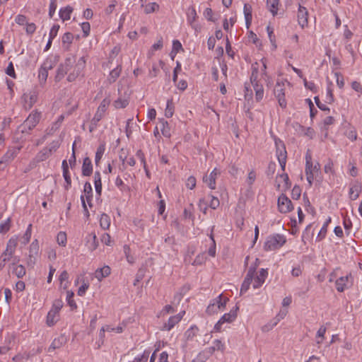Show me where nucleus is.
Masks as SVG:
<instances>
[{
  "label": "nucleus",
  "mask_w": 362,
  "mask_h": 362,
  "mask_svg": "<svg viewBox=\"0 0 362 362\" xmlns=\"http://www.w3.org/2000/svg\"><path fill=\"white\" fill-rule=\"evenodd\" d=\"M308 12L305 7L299 5L297 18L298 24L302 28H305L308 25Z\"/></svg>",
  "instance_id": "16"
},
{
  "label": "nucleus",
  "mask_w": 362,
  "mask_h": 362,
  "mask_svg": "<svg viewBox=\"0 0 362 362\" xmlns=\"http://www.w3.org/2000/svg\"><path fill=\"white\" fill-rule=\"evenodd\" d=\"M74 60L72 58L66 59L64 64H60L59 68L57 69V75H56V81H59L62 80L65 74L69 71L70 68L72 66Z\"/></svg>",
  "instance_id": "9"
},
{
  "label": "nucleus",
  "mask_w": 362,
  "mask_h": 362,
  "mask_svg": "<svg viewBox=\"0 0 362 362\" xmlns=\"http://www.w3.org/2000/svg\"><path fill=\"white\" fill-rule=\"evenodd\" d=\"M17 245V240L15 238H11L8 242L6 251L1 255L2 257H7L8 260L10 259L13 253L14 252L15 248Z\"/></svg>",
  "instance_id": "22"
},
{
  "label": "nucleus",
  "mask_w": 362,
  "mask_h": 362,
  "mask_svg": "<svg viewBox=\"0 0 362 362\" xmlns=\"http://www.w3.org/2000/svg\"><path fill=\"white\" fill-rule=\"evenodd\" d=\"M278 208L281 213H288L293 209L291 201L284 194L278 199Z\"/></svg>",
  "instance_id": "14"
},
{
  "label": "nucleus",
  "mask_w": 362,
  "mask_h": 362,
  "mask_svg": "<svg viewBox=\"0 0 362 362\" xmlns=\"http://www.w3.org/2000/svg\"><path fill=\"white\" fill-rule=\"evenodd\" d=\"M57 144H54L51 147H46L44 148L37 155V157L40 160H44L47 158H48L51 154L52 152L54 151H55L57 148Z\"/></svg>",
  "instance_id": "25"
},
{
  "label": "nucleus",
  "mask_w": 362,
  "mask_h": 362,
  "mask_svg": "<svg viewBox=\"0 0 362 362\" xmlns=\"http://www.w3.org/2000/svg\"><path fill=\"white\" fill-rule=\"evenodd\" d=\"M110 274V268L108 266H104L102 268L96 269L95 272V277L101 281L103 278L109 276Z\"/></svg>",
  "instance_id": "26"
},
{
  "label": "nucleus",
  "mask_w": 362,
  "mask_h": 362,
  "mask_svg": "<svg viewBox=\"0 0 362 362\" xmlns=\"http://www.w3.org/2000/svg\"><path fill=\"white\" fill-rule=\"evenodd\" d=\"M244 15L247 27L250 25L252 21V7L249 4L244 5Z\"/></svg>",
  "instance_id": "37"
},
{
  "label": "nucleus",
  "mask_w": 362,
  "mask_h": 362,
  "mask_svg": "<svg viewBox=\"0 0 362 362\" xmlns=\"http://www.w3.org/2000/svg\"><path fill=\"white\" fill-rule=\"evenodd\" d=\"M121 71H122V66L121 65H118L116 68L112 69L110 71V73L107 77V81H109V83H115L116 81V80L118 78V77L120 76Z\"/></svg>",
  "instance_id": "28"
},
{
  "label": "nucleus",
  "mask_w": 362,
  "mask_h": 362,
  "mask_svg": "<svg viewBox=\"0 0 362 362\" xmlns=\"http://www.w3.org/2000/svg\"><path fill=\"white\" fill-rule=\"evenodd\" d=\"M62 345V342L60 341V339H55L51 344L50 346L48 349L49 352H52L57 349H59Z\"/></svg>",
  "instance_id": "50"
},
{
  "label": "nucleus",
  "mask_w": 362,
  "mask_h": 362,
  "mask_svg": "<svg viewBox=\"0 0 362 362\" xmlns=\"http://www.w3.org/2000/svg\"><path fill=\"white\" fill-rule=\"evenodd\" d=\"M159 124L160 126V130L163 134V135L165 137H170V129L169 127V124L167 121L164 120L163 119H160Z\"/></svg>",
  "instance_id": "33"
},
{
  "label": "nucleus",
  "mask_w": 362,
  "mask_h": 362,
  "mask_svg": "<svg viewBox=\"0 0 362 362\" xmlns=\"http://www.w3.org/2000/svg\"><path fill=\"white\" fill-rule=\"evenodd\" d=\"M37 99V93L36 91H33L30 93L28 105L29 107H31L36 102ZM28 103V101H26Z\"/></svg>",
  "instance_id": "54"
},
{
  "label": "nucleus",
  "mask_w": 362,
  "mask_h": 362,
  "mask_svg": "<svg viewBox=\"0 0 362 362\" xmlns=\"http://www.w3.org/2000/svg\"><path fill=\"white\" fill-rule=\"evenodd\" d=\"M48 76V71L45 70L40 67L39 71V80L40 83H45Z\"/></svg>",
  "instance_id": "53"
},
{
  "label": "nucleus",
  "mask_w": 362,
  "mask_h": 362,
  "mask_svg": "<svg viewBox=\"0 0 362 362\" xmlns=\"http://www.w3.org/2000/svg\"><path fill=\"white\" fill-rule=\"evenodd\" d=\"M143 7L144 8L145 13L149 14V13H153V12L158 11L159 8V5L156 2H153V3L148 4L146 5H144V6H143Z\"/></svg>",
  "instance_id": "38"
},
{
  "label": "nucleus",
  "mask_w": 362,
  "mask_h": 362,
  "mask_svg": "<svg viewBox=\"0 0 362 362\" xmlns=\"http://www.w3.org/2000/svg\"><path fill=\"white\" fill-rule=\"evenodd\" d=\"M198 206L204 214H206V211L208 209V204L205 199L202 198L199 199Z\"/></svg>",
  "instance_id": "56"
},
{
  "label": "nucleus",
  "mask_w": 362,
  "mask_h": 362,
  "mask_svg": "<svg viewBox=\"0 0 362 362\" xmlns=\"http://www.w3.org/2000/svg\"><path fill=\"white\" fill-rule=\"evenodd\" d=\"M93 172V167L91 160L89 158L86 157L83 159L82 165V174L84 176H89Z\"/></svg>",
  "instance_id": "27"
},
{
  "label": "nucleus",
  "mask_w": 362,
  "mask_h": 362,
  "mask_svg": "<svg viewBox=\"0 0 362 362\" xmlns=\"http://www.w3.org/2000/svg\"><path fill=\"white\" fill-rule=\"evenodd\" d=\"M104 152H105V145L101 144L98 148L96 153H95V163L96 164H98V163L100 160Z\"/></svg>",
  "instance_id": "47"
},
{
  "label": "nucleus",
  "mask_w": 362,
  "mask_h": 362,
  "mask_svg": "<svg viewBox=\"0 0 362 362\" xmlns=\"http://www.w3.org/2000/svg\"><path fill=\"white\" fill-rule=\"evenodd\" d=\"M228 300V298H224L222 294H220L208 305L206 313L209 315L218 313L220 310L226 307Z\"/></svg>",
  "instance_id": "6"
},
{
  "label": "nucleus",
  "mask_w": 362,
  "mask_h": 362,
  "mask_svg": "<svg viewBox=\"0 0 362 362\" xmlns=\"http://www.w3.org/2000/svg\"><path fill=\"white\" fill-rule=\"evenodd\" d=\"M196 178L194 176H189L186 181V187L193 189L196 187Z\"/></svg>",
  "instance_id": "52"
},
{
  "label": "nucleus",
  "mask_w": 362,
  "mask_h": 362,
  "mask_svg": "<svg viewBox=\"0 0 362 362\" xmlns=\"http://www.w3.org/2000/svg\"><path fill=\"white\" fill-rule=\"evenodd\" d=\"M238 307H235V310H231L228 313L224 314L222 317L218 321V322L215 325L214 329L216 331H220L221 329V325L224 322H233L237 317V310Z\"/></svg>",
  "instance_id": "13"
},
{
  "label": "nucleus",
  "mask_w": 362,
  "mask_h": 362,
  "mask_svg": "<svg viewBox=\"0 0 362 362\" xmlns=\"http://www.w3.org/2000/svg\"><path fill=\"white\" fill-rule=\"evenodd\" d=\"M305 175L309 185L311 186L315 178H316L320 173V166L318 163L315 165L313 164L312 156L309 151L305 155Z\"/></svg>",
  "instance_id": "2"
},
{
  "label": "nucleus",
  "mask_w": 362,
  "mask_h": 362,
  "mask_svg": "<svg viewBox=\"0 0 362 362\" xmlns=\"http://www.w3.org/2000/svg\"><path fill=\"white\" fill-rule=\"evenodd\" d=\"M74 296V292L69 291H67L66 300H67L69 305L71 308V309H76L77 307L76 303H75V301L73 299Z\"/></svg>",
  "instance_id": "43"
},
{
  "label": "nucleus",
  "mask_w": 362,
  "mask_h": 362,
  "mask_svg": "<svg viewBox=\"0 0 362 362\" xmlns=\"http://www.w3.org/2000/svg\"><path fill=\"white\" fill-rule=\"evenodd\" d=\"M174 113V105L173 99H169L167 101V106L165 110V117L170 118L173 115Z\"/></svg>",
  "instance_id": "39"
},
{
  "label": "nucleus",
  "mask_w": 362,
  "mask_h": 362,
  "mask_svg": "<svg viewBox=\"0 0 362 362\" xmlns=\"http://www.w3.org/2000/svg\"><path fill=\"white\" fill-rule=\"evenodd\" d=\"M57 9V0H51L49 9V16L52 18Z\"/></svg>",
  "instance_id": "57"
},
{
  "label": "nucleus",
  "mask_w": 362,
  "mask_h": 362,
  "mask_svg": "<svg viewBox=\"0 0 362 362\" xmlns=\"http://www.w3.org/2000/svg\"><path fill=\"white\" fill-rule=\"evenodd\" d=\"M73 35L71 33H66L62 36V43L71 44L73 40Z\"/></svg>",
  "instance_id": "60"
},
{
  "label": "nucleus",
  "mask_w": 362,
  "mask_h": 362,
  "mask_svg": "<svg viewBox=\"0 0 362 362\" xmlns=\"http://www.w3.org/2000/svg\"><path fill=\"white\" fill-rule=\"evenodd\" d=\"M182 315L180 313L170 317L168 322L163 325L162 328L163 330L169 331L176 324H177L182 319Z\"/></svg>",
  "instance_id": "21"
},
{
  "label": "nucleus",
  "mask_w": 362,
  "mask_h": 362,
  "mask_svg": "<svg viewBox=\"0 0 362 362\" xmlns=\"http://www.w3.org/2000/svg\"><path fill=\"white\" fill-rule=\"evenodd\" d=\"M110 105V100L104 99L100 104L96 113L94 115V118L95 120H100L104 116V113L105 112L108 105Z\"/></svg>",
  "instance_id": "20"
},
{
  "label": "nucleus",
  "mask_w": 362,
  "mask_h": 362,
  "mask_svg": "<svg viewBox=\"0 0 362 362\" xmlns=\"http://www.w3.org/2000/svg\"><path fill=\"white\" fill-rule=\"evenodd\" d=\"M57 241L59 245L64 246L66 242V234L64 232H59L57 236Z\"/></svg>",
  "instance_id": "49"
},
{
  "label": "nucleus",
  "mask_w": 362,
  "mask_h": 362,
  "mask_svg": "<svg viewBox=\"0 0 362 362\" xmlns=\"http://www.w3.org/2000/svg\"><path fill=\"white\" fill-rule=\"evenodd\" d=\"M57 63V59L56 57H48L45 59L43 64L41 66V68L49 71L52 69Z\"/></svg>",
  "instance_id": "29"
},
{
  "label": "nucleus",
  "mask_w": 362,
  "mask_h": 362,
  "mask_svg": "<svg viewBox=\"0 0 362 362\" xmlns=\"http://www.w3.org/2000/svg\"><path fill=\"white\" fill-rule=\"evenodd\" d=\"M276 156L278 160L280 163V165L281 167V169L283 170H285L286 163V158H287V153L286 151V148L284 144L279 141L278 143L276 141Z\"/></svg>",
  "instance_id": "12"
},
{
  "label": "nucleus",
  "mask_w": 362,
  "mask_h": 362,
  "mask_svg": "<svg viewBox=\"0 0 362 362\" xmlns=\"http://www.w3.org/2000/svg\"><path fill=\"white\" fill-rule=\"evenodd\" d=\"M274 95L279 101V105L285 108L286 107V101L285 99L284 83L277 81L274 88Z\"/></svg>",
  "instance_id": "10"
},
{
  "label": "nucleus",
  "mask_w": 362,
  "mask_h": 362,
  "mask_svg": "<svg viewBox=\"0 0 362 362\" xmlns=\"http://www.w3.org/2000/svg\"><path fill=\"white\" fill-rule=\"evenodd\" d=\"M81 25L84 37H87L89 35L90 30V23L88 22H84L82 23Z\"/></svg>",
  "instance_id": "58"
},
{
  "label": "nucleus",
  "mask_w": 362,
  "mask_h": 362,
  "mask_svg": "<svg viewBox=\"0 0 362 362\" xmlns=\"http://www.w3.org/2000/svg\"><path fill=\"white\" fill-rule=\"evenodd\" d=\"M206 259V255L204 253H200L199 254L196 258L194 259V262H192L193 265H202L205 262Z\"/></svg>",
  "instance_id": "45"
},
{
  "label": "nucleus",
  "mask_w": 362,
  "mask_h": 362,
  "mask_svg": "<svg viewBox=\"0 0 362 362\" xmlns=\"http://www.w3.org/2000/svg\"><path fill=\"white\" fill-rule=\"evenodd\" d=\"M11 228V221L8 218L6 220L0 223V233H5L9 230Z\"/></svg>",
  "instance_id": "42"
},
{
  "label": "nucleus",
  "mask_w": 362,
  "mask_h": 362,
  "mask_svg": "<svg viewBox=\"0 0 362 362\" xmlns=\"http://www.w3.org/2000/svg\"><path fill=\"white\" fill-rule=\"evenodd\" d=\"M331 222V218L329 217L326 221L325 222V223L323 224L321 230H320L319 233H318V235H317V238L320 239V240H322L325 237V235L327 233V227L329 226V224Z\"/></svg>",
  "instance_id": "40"
},
{
  "label": "nucleus",
  "mask_w": 362,
  "mask_h": 362,
  "mask_svg": "<svg viewBox=\"0 0 362 362\" xmlns=\"http://www.w3.org/2000/svg\"><path fill=\"white\" fill-rule=\"evenodd\" d=\"M301 194V189L298 186H294L291 192V197L293 199H298Z\"/></svg>",
  "instance_id": "55"
},
{
  "label": "nucleus",
  "mask_w": 362,
  "mask_h": 362,
  "mask_svg": "<svg viewBox=\"0 0 362 362\" xmlns=\"http://www.w3.org/2000/svg\"><path fill=\"white\" fill-rule=\"evenodd\" d=\"M288 310L287 309H281L279 312V313L274 318V323L272 325H265L262 327L263 332H268L269 329H272L274 327L277 325V324L283 320L287 315Z\"/></svg>",
  "instance_id": "18"
},
{
  "label": "nucleus",
  "mask_w": 362,
  "mask_h": 362,
  "mask_svg": "<svg viewBox=\"0 0 362 362\" xmlns=\"http://www.w3.org/2000/svg\"><path fill=\"white\" fill-rule=\"evenodd\" d=\"M285 243L286 238L282 235H270L264 243V249L266 251L275 250L281 247Z\"/></svg>",
  "instance_id": "3"
},
{
  "label": "nucleus",
  "mask_w": 362,
  "mask_h": 362,
  "mask_svg": "<svg viewBox=\"0 0 362 362\" xmlns=\"http://www.w3.org/2000/svg\"><path fill=\"white\" fill-rule=\"evenodd\" d=\"M259 261L258 259H255V262L254 265H252L249 267L247 273L246 274V276L242 284L241 288H240V293H243L248 291L250 288V286L251 283L252 282V279L254 277L255 274L256 273V269L257 267L259 266Z\"/></svg>",
  "instance_id": "5"
},
{
  "label": "nucleus",
  "mask_w": 362,
  "mask_h": 362,
  "mask_svg": "<svg viewBox=\"0 0 362 362\" xmlns=\"http://www.w3.org/2000/svg\"><path fill=\"white\" fill-rule=\"evenodd\" d=\"M218 175H220V171L217 168H214L209 175L203 177V181L207 184L210 189H214L216 188V180Z\"/></svg>",
  "instance_id": "15"
},
{
  "label": "nucleus",
  "mask_w": 362,
  "mask_h": 362,
  "mask_svg": "<svg viewBox=\"0 0 362 362\" xmlns=\"http://www.w3.org/2000/svg\"><path fill=\"white\" fill-rule=\"evenodd\" d=\"M279 0H267V6L269 11L272 13L273 16L277 14L278 11V6H279Z\"/></svg>",
  "instance_id": "34"
},
{
  "label": "nucleus",
  "mask_w": 362,
  "mask_h": 362,
  "mask_svg": "<svg viewBox=\"0 0 362 362\" xmlns=\"http://www.w3.org/2000/svg\"><path fill=\"white\" fill-rule=\"evenodd\" d=\"M124 78H122L118 84V98L114 101V106L117 109L124 108L129 105V98L132 93L129 88L123 84Z\"/></svg>",
  "instance_id": "1"
},
{
  "label": "nucleus",
  "mask_w": 362,
  "mask_h": 362,
  "mask_svg": "<svg viewBox=\"0 0 362 362\" xmlns=\"http://www.w3.org/2000/svg\"><path fill=\"white\" fill-rule=\"evenodd\" d=\"M100 225L101 228L104 230H107L109 228L110 226V218L106 214H103L100 218Z\"/></svg>",
  "instance_id": "36"
},
{
  "label": "nucleus",
  "mask_w": 362,
  "mask_h": 362,
  "mask_svg": "<svg viewBox=\"0 0 362 362\" xmlns=\"http://www.w3.org/2000/svg\"><path fill=\"white\" fill-rule=\"evenodd\" d=\"M63 307V302L60 299H56L52 304V308L51 310L59 313L61 308Z\"/></svg>",
  "instance_id": "51"
},
{
  "label": "nucleus",
  "mask_w": 362,
  "mask_h": 362,
  "mask_svg": "<svg viewBox=\"0 0 362 362\" xmlns=\"http://www.w3.org/2000/svg\"><path fill=\"white\" fill-rule=\"evenodd\" d=\"M281 182H284L283 185V190H286L291 187V183L289 182L288 176L287 174L280 175L276 177V187L279 189L281 187Z\"/></svg>",
  "instance_id": "24"
},
{
  "label": "nucleus",
  "mask_w": 362,
  "mask_h": 362,
  "mask_svg": "<svg viewBox=\"0 0 362 362\" xmlns=\"http://www.w3.org/2000/svg\"><path fill=\"white\" fill-rule=\"evenodd\" d=\"M220 202L218 199L214 196H211V199L209 204V206L213 209H216L219 206Z\"/></svg>",
  "instance_id": "63"
},
{
  "label": "nucleus",
  "mask_w": 362,
  "mask_h": 362,
  "mask_svg": "<svg viewBox=\"0 0 362 362\" xmlns=\"http://www.w3.org/2000/svg\"><path fill=\"white\" fill-rule=\"evenodd\" d=\"M349 276H342L336 281V288L339 292H343L346 288Z\"/></svg>",
  "instance_id": "32"
},
{
  "label": "nucleus",
  "mask_w": 362,
  "mask_h": 362,
  "mask_svg": "<svg viewBox=\"0 0 362 362\" xmlns=\"http://www.w3.org/2000/svg\"><path fill=\"white\" fill-rule=\"evenodd\" d=\"M11 270L13 274L16 275L17 277L21 278V276H23V265H15L13 264L11 267Z\"/></svg>",
  "instance_id": "44"
},
{
  "label": "nucleus",
  "mask_w": 362,
  "mask_h": 362,
  "mask_svg": "<svg viewBox=\"0 0 362 362\" xmlns=\"http://www.w3.org/2000/svg\"><path fill=\"white\" fill-rule=\"evenodd\" d=\"M334 75H335V76L337 78V86H339V88H342L344 87V81L343 76L339 72H336L334 74Z\"/></svg>",
  "instance_id": "62"
},
{
  "label": "nucleus",
  "mask_w": 362,
  "mask_h": 362,
  "mask_svg": "<svg viewBox=\"0 0 362 362\" xmlns=\"http://www.w3.org/2000/svg\"><path fill=\"white\" fill-rule=\"evenodd\" d=\"M59 29V25H54L49 32V39L53 40L57 35Z\"/></svg>",
  "instance_id": "61"
},
{
  "label": "nucleus",
  "mask_w": 362,
  "mask_h": 362,
  "mask_svg": "<svg viewBox=\"0 0 362 362\" xmlns=\"http://www.w3.org/2000/svg\"><path fill=\"white\" fill-rule=\"evenodd\" d=\"M149 356V352L145 351L141 356L134 358L133 362H146Z\"/></svg>",
  "instance_id": "59"
},
{
  "label": "nucleus",
  "mask_w": 362,
  "mask_h": 362,
  "mask_svg": "<svg viewBox=\"0 0 362 362\" xmlns=\"http://www.w3.org/2000/svg\"><path fill=\"white\" fill-rule=\"evenodd\" d=\"M85 63V61L83 60V58L81 57L79 60L78 64L76 65L75 69L73 73H70L67 77V80L70 82L75 81V79L79 76L81 73V67L83 66Z\"/></svg>",
  "instance_id": "23"
},
{
  "label": "nucleus",
  "mask_w": 362,
  "mask_h": 362,
  "mask_svg": "<svg viewBox=\"0 0 362 362\" xmlns=\"http://www.w3.org/2000/svg\"><path fill=\"white\" fill-rule=\"evenodd\" d=\"M92 191H93V189H92L91 185L89 182H86L84 185L83 192L86 196V199L88 202L90 206H92V204H91Z\"/></svg>",
  "instance_id": "35"
},
{
  "label": "nucleus",
  "mask_w": 362,
  "mask_h": 362,
  "mask_svg": "<svg viewBox=\"0 0 362 362\" xmlns=\"http://www.w3.org/2000/svg\"><path fill=\"white\" fill-rule=\"evenodd\" d=\"M187 20L190 26L195 30L196 33H199L202 30V26L196 23L198 18L196 10L193 6L188 8L187 11Z\"/></svg>",
  "instance_id": "8"
},
{
  "label": "nucleus",
  "mask_w": 362,
  "mask_h": 362,
  "mask_svg": "<svg viewBox=\"0 0 362 362\" xmlns=\"http://www.w3.org/2000/svg\"><path fill=\"white\" fill-rule=\"evenodd\" d=\"M73 11V8L70 6H67L64 8H62L59 11V16L62 21L69 20L71 14Z\"/></svg>",
  "instance_id": "30"
},
{
  "label": "nucleus",
  "mask_w": 362,
  "mask_h": 362,
  "mask_svg": "<svg viewBox=\"0 0 362 362\" xmlns=\"http://www.w3.org/2000/svg\"><path fill=\"white\" fill-rule=\"evenodd\" d=\"M267 276V269H261V270L259 272V274H257L255 277H253V288L256 289L261 287L262 285L264 283Z\"/></svg>",
  "instance_id": "17"
},
{
  "label": "nucleus",
  "mask_w": 362,
  "mask_h": 362,
  "mask_svg": "<svg viewBox=\"0 0 362 362\" xmlns=\"http://www.w3.org/2000/svg\"><path fill=\"white\" fill-rule=\"evenodd\" d=\"M250 83H252L255 92V100L256 101L259 102L264 97V88L262 84H261L258 81L257 68L252 67L250 76Z\"/></svg>",
  "instance_id": "4"
},
{
  "label": "nucleus",
  "mask_w": 362,
  "mask_h": 362,
  "mask_svg": "<svg viewBox=\"0 0 362 362\" xmlns=\"http://www.w3.org/2000/svg\"><path fill=\"white\" fill-rule=\"evenodd\" d=\"M136 156L140 159L141 162L143 163L144 168L145 170V172H146V174L147 177H150L149 171H148V168L146 167V160H145L144 154V153L142 152L141 150L137 151Z\"/></svg>",
  "instance_id": "41"
},
{
  "label": "nucleus",
  "mask_w": 362,
  "mask_h": 362,
  "mask_svg": "<svg viewBox=\"0 0 362 362\" xmlns=\"http://www.w3.org/2000/svg\"><path fill=\"white\" fill-rule=\"evenodd\" d=\"M59 320V313L50 310L47 316V324L48 326L54 325Z\"/></svg>",
  "instance_id": "31"
},
{
  "label": "nucleus",
  "mask_w": 362,
  "mask_h": 362,
  "mask_svg": "<svg viewBox=\"0 0 362 362\" xmlns=\"http://www.w3.org/2000/svg\"><path fill=\"white\" fill-rule=\"evenodd\" d=\"M211 349H212L213 351H215V350H218V351H221L223 352L224 349H225V346L221 342V340L216 339L214 341V346Z\"/></svg>",
  "instance_id": "46"
},
{
  "label": "nucleus",
  "mask_w": 362,
  "mask_h": 362,
  "mask_svg": "<svg viewBox=\"0 0 362 362\" xmlns=\"http://www.w3.org/2000/svg\"><path fill=\"white\" fill-rule=\"evenodd\" d=\"M362 190V185L360 182L356 181L353 183L349 189V197L352 200H356L358 198L360 193Z\"/></svg>",
  "instance_id": "19"
},
{
  "label": "nucleus",
  "mask_w": 362,
  "mask_h": 362,
  "mask_svg": "<svg viewBox=\"0 0 362 362\" xmlns=\"http://www.w3.org/2000/svg\"><path fill=\"white\" fill-rule=\"evenodd\" d=\"M88 238H91L93 240L92 243H90V245L89 246V248L91 251H93L98 247L97 236L95 233H92L88 235Z\"/></svg>",
  "instance_id": "48"
},
{
  "label": "nucleus",
  "mask_w": 362,
  "mask_h": 362,
  "mask_svg": "<svg viewBox=\"0 0 362 362\" xmlns=\"http://www.w3.org/2000/svg\"><path fill=\"white\" fill-rule=\"evenodd\" d=\"M41 113L37 110L33 111L29 116L24 120V127H27L28 130L33 129L40 122Z\"/></svg>",
  "instance_id": "11"
},
{
  "label": "nucleus",
  "mask_w": 362,
  "mask_h": 362,
  "mask_svg": "<svg viewBox=\"0 0 362 362\" xmlns=\"http://www.w3.org/2000/svg\"><path fill=\"white\" fill-rule=\"evenodd\" d=\"M39 257V244L37 240H35L29 247L28 257L26 261L27 267L33 268Z\"/></svg>",
  "instance_id": "7"
},
{
  "label": "nucleus",
  "mask_w": 362,
  "mask_h": 362,
  "mask_svg": "<svg viewBox=\"0 0 362 362\" xmlns=\"http://www.w3.org/2000/svg\"><path fill=\"white\" fill-rule=\"evenodd\" d=\"M88 287H89L88 283L83 282V284L79 287V288L78 290V295L80 296H83L85 294L87 289L88 288Z\"/></svg>",
  "instance_id": "64"
}]
</instances>
